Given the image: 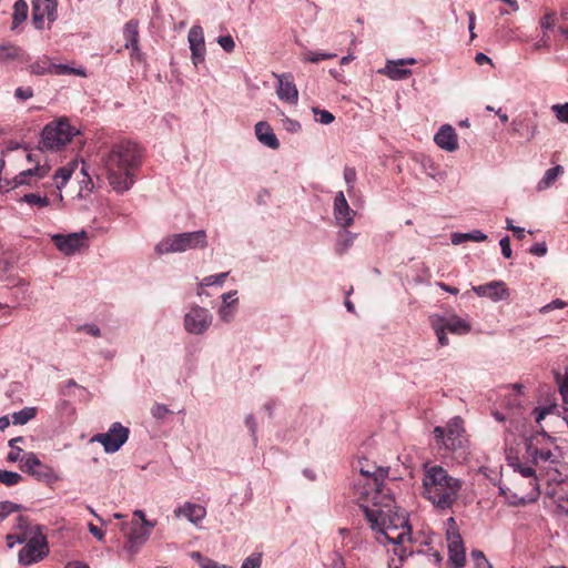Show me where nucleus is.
<instances>
[{
    "instance_id": "nucleus-1",
    "label": "nucleus",
    "mask_w": 568,
    "mask_h": 568,
    "mask_svg": "<svg viewBox=\"0 0 568 568\" xmlns=\"http://www.w3.org/2000/svg\"><path fill=\"white\" fill-rule=\"evenodd\" d=\"M365 519L379 544L390 542L394 545V554L397 557H405L407 544L414 539L412 526L406 510L394 505L389 493L372 501L359 505Z\"/></svg>"
},
{
    "instance_id": "nucleus-2",
    "label": "nucleus",
    "mask_w": 568,
    "mask_h": 568,
    "mask_svg": "<svg viewBox=\"0 0 568 568\" xmlns=\"http://www.w3.org/2000/svg\"><path fill=\"white\" fill-rule=\"evenodd\" d=\"M141 159V149L134 142L121 141L112 146L104 159V168L113 190L124 192L133 185Z\"/></svg>"
},
{
    "instance_id": "nucleus-3",
    "label": "nucleus",
    "mask_w": 568,
    "mask_h": 568,
    "mask_svg": "<svg viewBox=\"0 0 568 568\" xmlns=\"http://www.w3.org/2000/svg\"><path fill=\"white\" fill-rule=\"evenodd\" d=\"M463 481L456 478L439 465H425L423 476L424 498L436 508L450 509L459 497Z\"/></svg>"
},
{
    "instance_id": "nucleus-4",
    "label": "nucleus",
    "mask_w": 568,
    "mask_h": 568,
    "mask_svg": "<svg viewBox=\"0 0 568 568\" xmlns=\"http://www.w3.org/2000/svg\"><path fill=\"white\" fill-rule=\"evenodd\" d=\"M353 468L359 474L354 484L355 495L359 505L377 499L382 494L389 493L384 487V480L388 477V467L377 466L376 463L367 458H361Z\"/></svg>"
},
{
    "instance_id": "nucleus-5",
    "label": "nucleus",
    "mask_w": 568,
    "mask_h": 568,
    "mask_svg": "<svg viewBox=\"0 0 568 568\" xmlns=\"http://www.w3.org/2000/svg\"><path fill=\"white\" fill-rule=\"evenodd\" d=\"M464 420L456 416L452 418L446 427L437 426L434 429V436L437 445L452 453L463 456L466 453L467 439L463 427Z\"/></svg>"
},
{
    "instance_id": "nucleus-6",
    "label": "nucleus",
    "mask_w": 568,
    "mask_h": 568,
    "mask_svg": "<svg viewBox=\"0 0 568 568\" xmlns=\"http://www.w3.org/2000/svg\"><path fill=\"white\" fill-rule=\"evenodd\" d=\"M207 245L206 233L203 230L172 234L164 237L156 246L159 254L185 252L187 250L204 248Z\"/></svg>"
},
{
    "instance_id": "nucleus-7",
    "label": "nucleus",
    "mask_w": 568,
    "mask_h": 568,
    "mask_svg": "<svg viewBox=\"0 0 568 568\" xmlns=\"http://www.w3.org/2000/svg\"><path fill=\"white\" fill-rule=\"evenodd\" d=\"M405 557H398V560L407 568H438L442 560L438 551L434 550L427 542H419L414 538L407 544Z\"/></svg>"
},
{
    "instance_id": "nucleus-8",
    "label": "nucleus",
    "mask_w": 568,
    "mask_h": 568,
    "mask_svg": "<svg viewBox=\"0 0 568 568\" xmlns=\"http://www.w3.org/2000/svg\"><path fill=\"white\" fill-rule=\"evenodd\" d=\"M133 519L130 523V528L126 531V550L134 555L145 544L151 535V530L155 524L151 523L145 518L142 510H135L133 513Z\"/></svg>"
},
{
    "instance_id": "nucleus-9",
    "label": "nucleus",
    "mask_w": 568,
    "mask_h": 568,
    "mask_svg": "<svg viewBox=\"0 0 568 568\" xmlns=\"http://www.w3.org/2000/svg\"><path fill=\"white\" fill-rule=\"evenodd\" d=\"M73 135V128L65 120L47 124L42 132V148L48 150H59L69 143Z\"/></svg>"
},
{
    "instance_id": "nucleus-10",
    "label": "nucleus",
    "mask_w": 568,
    "mask_h": 568,
    "mask_svg": "<svg viewBox=\"0 0 568 568\" xmlns=\"http://www.w3.org/2000/svg\"><path fill=\"white\" fill-rule=\"evenodd\" d=\"M34 531L36 534L24 541L26 545L19 551V561L24 566L38 562L49 554V546L45 536L40 529H36Z\"/></svg>"
},
{
    "instance_id": "nucleus-11",
    "label": "nucleus",
    "mask_w": 568,
    "mask_h": 568,
    "mask_svg": "<svg viewBox=\"0 0 568 568\" xmlns=\"http://www.w3.org/2000/svg\"><path fill=\"white\" fill-rule=\"evenodd\" d=\"M511 465H513L514 469L516 471H518L523 477L529 479V490L524 495H519V494L515 493L511 496L514 499H510V504L515 505V506H519V505H526L527 503L537 500L540 495V491L538 488L535 469L531 466L521 463L520 460H517L516 463H513Z\"/></svg>"
},
{
    "instance_id": "nucleus-12",
    "label": "nucleus",
    "mask_w": 568,
    "mask_h": 568,
    "mask_svg": "<svg viewBox=\"0 0 568 568\" xmlns=\"http://www.w3.org/2000/svg\"><path fill=\"white\" fill-rule=\"evenodd\" d=\"M20 468L22 471L47 484L55 483L59 479L54 470L43 464L33 453H27L22 456Z\"/></svg>"
},
{
    "instance_id": "nucleus-13",
    "label": "nucleus",
    "mask_w": 568,
    "mask_h": 568,
    "mask_svg": "<svg viewBox=\"0 0 568 568\" xmlns=\"http://www.w3.org/2000/svg\"><path fill=\"white\" fill-rule=\"evenodd\" d=\"M29 70L32 74L44 75V74H74L79 77H85L84 69H75L67 64L54 63L49 57L42 55L38 58L33 63L29 65Z\"/></svg>"
},
{
    "instance_id": "nucleus-14",
    "label": "nucleus",
    "mask_w": 568,
    "mask_h": 568,
    "mask_svg": "<svg viewBox=\"0 0 568 568\" xmlns=\"http://www.w3.org/2000/svg\"><path fill=\"white\" fill-rule=\"evenodd\" d=\"M128 437L129 428L120 423H114L106 433L97 434L91 440L100 443L106 453H115L128 440Z\"/></svg>"
},
{
    "instance_id": "nucleus-15",
    "label": "nucleus",
    "mask_w": 568,
    "mask_h": 568,
    "mask_svg": "<svg viewBox=\"0 0 568 568\" xmlns=\"http://www.w3.org/2000/svg\"><path fill=\"white\" fill-rule=\"evenodd\" d=\"M51 168L47 164L40 165L39 163L33 169H28L17 174L12 180L7 182L11 189L20 185L37 186L39 181L48 178Z\"/></svg>"
},
{
    "instance_id": "nucleus-16",
    "label": "nucleus",
    "mask_w": 568,
    "mask_h": 568,
    "mask_svg": "<svg viewBox=\"0 0 568 568\" xmlns=\"http://www.w3.org/2000/svg\"><path fill=\"white\" fill-rule=\"evenodd\" d=\"M72 173V166L59 168L49 180L41 183V186L47 190L45 194H50L54 196L59 202H62V187L69 182Z\"/></svg>"
},
{
    "instance_id": "nucleus-17",
    "label": "nucleus",
    "mask_w": 568,
    "mask_h": 568,
    "mask_svg": "<svg viewBox=\"0 0 568 568\" xmlns=\"http://www.w3.org/2000/svg\"><path fill=\"white\" fill-rule=\"evenodd\" d=\"M212 322V316L206 308L195 306L184 317V326L189 333L202 334Z\"/></svg>"
},
{
    "instance_id": "nucleus-18",
    "label": "nucleus",
    "mask_w": 568,
    "mask_h": 568,
    "mask_svg": "<svg viewBox=\"0 0 568 568\" xmlns=\"http://www.w3.org/2000/svg\"><path fill=\"white\" fill-rule=\"evenodd\" d=\"M57 1L51 0H33L32 3V22L39 30L43 29L44 18L54 21L57 18Z\"/></svg>"
},
{
    "instance_id": "nucleus-19",
    "label": "nucleus",
    "mask_w": 568,
    "mask_h": 568,
    "mask_svg": "<svg viewBox=\"0 0 568 568\" xmlns=\"http://www.w3.org/2000/svg\"><path fill=\"white\" fill-rule=\"evenodd\" d=\"M87 233L84 231L80 233H71L68 235L55 234L52 236V242L57 248L65 255H72L84 246V240Z\"/></svg>"
},
{
    "instance_id": "nucleus-20",
    "label": "nucleus",
    "mask_w": 568,
    "mask_h": 568,
    "mask_svg": "<svg viewBox=\"0 0 568 568\" xmlns=\"http://www.w3.org/2000/svg\"><path fill=\"white\" fill-rule=\"evenodd\" d=\"M187 40L192 52V61L196 67L204 61L205 57V42L202 27L193 26L189 31Z\"/></svg>"
},
{
    "instance_id": "nucleus-21",
    "label": "nucleus",
    "mask_w": 568,
    "mask_h": 568,
    "mask_svg": "<svg viewBox=\"0 0 568 568\" xmlns=\"http://www.w3.org/2000/svg\"><path fill=\"white\" fill-rule=\"evenodd\" d=\"M123 37L125 40L124 48L131 50V58L138 61L142 59V52L139 48V22L138 20H129L123 28Z\"/></svg>"
},
{
    "instance_id": "nucleus-22",
    "label": "nucleus",
    "mask_w": 568,
    "mask_h": 568,
    "mask_svg": "<svg viewBox=\"0 0 568 568\" xmlns=\"http://www.w3.org/2000/svg\"><path fill=\"white\" fill-rule=\"evenodd\" d=\"M447 547L449 554V560L456 568H460L465 565L466 552L463 544V539L458 532L447 531Z\"/></svg>"
},
{
    "instance_id": "nucleus-23",
    "label": "nucleus",
    "mask_w": 568,
    "mask_h": 568,
    "mask_svg": "<svg viewBox=\"0 0 568 568\" xmlns=\"http://www.w3.org/2000/svg\"><path fill=\"white\" fill-rule=\"evenodd\" d=\"M355 211H353L341 191L334 199V216L338 225L348 227L353 224Z\"/></svg>"
},
{
    "instance_id": "nucleus-24",
    "label": "nucleus",
    "mask_w": 568,
    "mask_h": 568,
    "mask_svg": "<svg viewBox=\"0 0 568 568\" xmlns=\"http://www.w3.org/2000/svg\"><path fill=\"white\" fill-rule=\"evenodd\" d=\"M478 296L489 297L493 301H503L509 297V292L501 281H493L490 283L473 286L471 288Z\"/></svg>"
},
{
    "instance_id": "nucleus-25",
    "label": "nucleus",
    "mask_w": 568,
    "mask_h": 568,
    "mask_svg": "<svg viewBox=\"0 0 568 568\" xmlns=\"http://www.w3.org/2000/svg\"><path fill=\"white\" fill-rule=\"evenodd\" d=\"M277 95L281 100L290 104H295L298 100V92L291 74H282L278 78Z\"/></svg>"
},
{
    "instance_id": "nucleus-26",
    "label": "nucleus",
    "mask_w": 568,
    "mask_h": 568,
    "mask_svg": "<svg viewBox=\"0 0 568 568\" xmlns=\"http://www.w3.org/2000/svg\"><path fill=\"white\" fill-rule=\"evenodd\" d=\"M436 144L448 152L456 151L458 149V139L453 126L446 124L443 125L434 138Z\"/></svg>"
},
{
    "instance_id": "nucleus-27",
    "label": "nucleus",
    "mask_w": 568,
    "mask_h": 568,
    "mask_svg": "<svg viewBox=\"0 0 568 568\" xmlns=\"http://www.w3.org/2000/svg\"><path fill=\"white\" fill-rule=\"evenodd\" d=\"M415 63L416 60L413 58L388 61L385 67V73L393 80H404L412 74L410 70L405 69L404 67L407 64L413 65Z\"/></svg>"
},
{
    "instance_id": "nucleus-28",
    "label": "nucleus",
    "mask_w": 568,
    "mask_h": 568,
    "mask_svg": "<svg viewBox=\"0 0 568 568\" xmlns=\"http://www.w3.org/2000/svg\"><path fill=\"white\" fill-rule=\"evenodd\" d=\"M255 134H256L257 140L262 144H264L273 150H276L280 148V141L276 138V135L274 134L273 129L271 128V125L267 122H264V121L257 122L255 124Z\"/></svg>"
},
{
    "instance_id": "nucleus-29",
    "label": "nucleus",
    "mask_w": 568,
    "mask_h": 568,
    "mask_svg": "<svg viewBox=\"0 0 568 568\" xmlns=\"http://www.w3.org/2000/svg\"><path fill=\"white\" fill-rule=\"evenodd\" d=\"M175 516H184L191 523L197 524L200 523L206 515V510L203 506L197 504L186 503L185 505L176 508L174 510Z\"/></svg>"
},
{
    "instance_id": "nucleus-30",
    "label": "nucleus",
    "mask_w": 568,
    "mask_h": 568,
    "mask_svg": "<svg viewBox=\"0 0 568 568\" xmlns=\"http://www.w3.org/2000/svg\"><path fill=\"white\" fill-rule=\"evenodd\" d=\"M547 442V435L545 432L537 433L525 442L526 452L524 454V458L532 464H536V456L538 454V448L541 444Z\"/></svg>"
},
{
    "instance_id": "nucleus-31",
    "label": "nucleus",
    "mask_w": 568,
    "mask_h": 568,
    "mask_svg": "<svg viewBox=\"0 0 568 568\" xmlns=\"http://www.w3.org/2000/svg\"><path fill=\"white\" fill-rule=\"evenodd\" d=\"M17 529L18 531L14 535H9L8 539H11L16 537L17 541L22 544L30 536H33L36 534V529H40L39 526H32L29 521V519L24 516H18L17 518Z\"/></svg>"
},
{
    "instance_id": "nucleus-32",
    "label": "nucleus",
    "mask_w": 568,
    "mask_h": 568,
    "mask_svg": "<svg viewBox=\"0 0 568 568\" xmlns=\"http://www.w3.org/2000/svg\"><path fill=\"white\" fill-rule=\"evenodd\" d=\"M24 51L12 43L0 45V64L10 63L17 60H22Z\"/></svg>"
},
{
    "instance_id": "nucleus-33",
    "label": "nucleus",
    "mask_w": 568,
    "mask_h": 568,
    "mask_svg": "<svg viewBox=\"0 0 568 568\" xmlns=\"http://www.w3.org/2000/svg\"><path fill=\"white\" fill-rule=\"evenodd\" d=\"M442 325L446 331L453 334L463 335L470 331V325L458 316H453L450 318L442 317Z\"/></svg>"
},
{
    "instance_id": "nucleus-34",
    "label": "nucleus",
    "mask_w": 568,
    "mask_h": 568,
    "mask_svg": "<svg viewBox=\"0 0 568 568\" xmlns=\"http://www.w3.org/2000/svg\"><path fill=\"white\" fill-rule=\"evenodd\" d=\"M562 173H564V168L561 165H556L551 169H548L545 172L542 179L538 182L537 190L544 191V190L548 189L556 182L558 176L561 175Z\"/></svg>"
},
{
    "instance_id": "nucleus-35",
    "label": "nucleus",
    "mask_w": 568,
    "mask_h": 568,
    "mask_svg": "<svg viewBox=\"0 0 568 568\" xmlns=\"http://www.w3.org/2000/svg\"><path fill=\"white\" fill-rule=\"evenodd\" d=\"M28 17V4L24 0L16 1L13 6L12 28H17Z\"/></svg>"
},
{
    "instance_id": "nucleus-36",
    "label": "nucleus",
    "mask_w": 568,
    "mask_h": 568,
    "mask_svg": "<svg viewBox=\"0 0 568 568\" xmlns=\"http://www.w3.org/2000/svg\"><path fill=\"white\" fill-rule=\"evenodd\" d=\"M356 235L349 231H343L339 234V239L336 243V253L343 255L353 245Z\"/></svg>"
},
{
    "instance_id": "nucleus-37",
    "label": "nucleus",
    "mask_w": 568,
    "mask_h": 568,
    "mask_svg": "<svg viewBox=\"0 0 568 568\" xmlns=\"http://www.w3.org/2000/svg\"><path fill=\"white\" fill-rule=\"evenodd\" d=\"M432 327L438 338L440 346H447L449 344V339L446 334L448 331H446V328L442 325L440 316L432 317Z\"/></svg>"
},
{
    "instance_id": "nucleus-38",
    "label": "nucleus",
    "mask_w": 568,
    "mask_h": 568,
    "mask_svg": "<svg viewBox=\"0 0 568 568\" xmlns=\"http://www.w3.org/2000/svg\"><path fill=\"white\" fill-rule=\"evenodd\" d=\"M22 201L38 207H47L50 204L49 196L47 194L40 195L39 193L24 194Z\"/></svg>"
},
{
    "instance_id": "nucleus-39",
    "label": "nucleus",
    "mask_w": 568,
    "mask_h": 568,
    "mask_svg": "<svg viewBox=\"0 0 568 568\" xmlns=\"http://www.w3.org/2000/svg\"><path fill=\"white\" fill-rule=\"evenodd\" d=\"M37 414V409L33 407H26L12 415L13 423L18 425H24L31 420Z\"/></svg>"
},
{
    "instance_id": "nucleus-40",
    "label": "nucleus",
    "mask_w": 568,
    "mask_h": 568,
    "mask_svg": "<svg viewBox=\"0 0 568 568\" xmlns=\"http://www.w3.org/2000/svg\"><path fill=\"white\" fill-rule=\"evenodd\" d=\"M338 534L342 536V546L344 549H355L359 544L356 536H353L347 528H339Z\"/></svg>"
},
{
    "instance_id": "nucleus-41",
    "label": "nucleus",
    "mask_w": 568,
    "mask_h": 568,
    "mask_svg": "<svg viewBox=\"0 0 568 568\" xmlns=\"http://www.w3.org/2000/svg\"><path fill=\"white\" fill-rule=\"evenodd\" d=\"M22 480V476L10 470H0V484L8 487L18 485Z\"/></svg>"
},
{
    "instance_id": "nucleus-42",
    "label": "nucleus",
    "mask_w": 568,
    "mask_h": 568,
    "mask_svg": "<svg viewBox=\"0 0 568 568\" xmlns=\"http://www.w3.org/2000/svg\"><path fill=\"white\" fill-rule=\"evenodd\" d=\"M565 486H568V483L560 486L556 491H555V497H556V500L558 501V507L565 511L566 514H568V494L565 489Z\"/></svg>"
},
{
    "instance_id": "nucleus-43",
    "label": "nucleus",
    "mask_w": 568,
    "mask_h": 568,
    "mask_svg": "<svg viewBox=\"0 0 568 568\" xmlns=\"http://www.w3.org/2000/svg\"><path fill=\"white\" fill-rule=\"evenodd\" d=\"M335 53H321L315 51H308L304 54V60L312 63H317L322 60H329L336 58Z\"/></svg>"
},
{
    "instance_id": "nucleus-44",
    "label": "nucleus",
    "mask_w": 568,
    "mask_h": 568,
    "mask_svg": "<svg viewBox=\"0 0 568 568\" xmlns=\"http://www.w3.org/2000/svg\"><path fill=\"white\" fill-rule=\"evenodd\" d=\"M471 560L474 562L475 568H493L488 559L485 557L484 552L480 550L471 551Z\"/></svg>"
},
{
    "instance_id": "nucleus-45",
    "label": "nucleus",
    "mask_w": 568,
    "mask_h": 568,
    "mask_svg": "<svg viewBox=\"0 0 568 568\" xmlns=\"http://www.w3.org/2000/svg\"><path fill=\"white\" fill-rule=\"evenodd\" d=\"M22 440H23L22 437H16L9 442V446L11 447V450L9 452V454L7 456L8 462H11V463H14L18 460L21 462L22 457H20V453L22 452V449L20 447H16L14 444L18 442H22Z\"/></svg>"
},
{
    "instance_id": "nucleus-46",
    "label": "nucleus",
    "mask_w": 568,
    "mask_h": 568,
    "mask_svg": "<svg viewBox=\"0 0 568 568\" xmlns=\"http://www.w3.org/2000/svg\"><path fill=\"white\" fill-rule=\"evenodd\" d=\"M237 300H233L230 304H224L221 306L220 311H219V314H220V317L222 321L229 323L233 315H234V308L232 306V304L236 303Z\"/></svg>"
},
{
    "instance_id": "nucleus-47",
    "label": "nucleus",
    "mask_w": 568,
    "mask_h": 568,
    "mask_svg": "<svg viewBox=\"0 0 568 568\" xmlns=\"http://www.w3.org/2000/svg\"><path fill=\"white\" fill-rule=\"evenodd\" d=\"M557 405H549L542 408H536L534 410L535 419L537 423H540L547 415H551L557 410Z\"/></svg>"
},
{
    "instance_id": "nucleus-48",
    "label": "nucleus",
    "mask_w": 568,
    "mask_h": 568,
    "mask_svg": "<svg viewBox=\"0 0 568 568\" xmlns=\"http://www.w3.org/2000/svg\"><path fill=\"white\" fill-rule=\"evenodd\" d=\"M552 111L560 122L568 123V103L555 104Z\"/></svg>"
},
{
    "instance_id": "nucleus-49",
    "label": "nucleus",
    "mask_w": 568,
    "mask_h": 568,
    "mask_svg": "<svg viewBox=\"0 0 568 568\" xmlns=\"http://www.w3.org/2000/svg\"><path fill=\"white\" fill-rule=\"evenodd\" d=\"M313 112L315 115H318L317 121L322 124H329L334 121V115L327 110H320L318 108H313Z\"/></svg>"
},
{
    "instance_id": "nucleus-50",
    "label": "nucleus",
    "mask_w": 568,
    "mask_h": 568,
    "mask_svg": "<svg viewBox=\"0 0 568 568\" xmlns=\"http://www.w3.org/2000/svg\"><path fill=\"white\" fill-rule=\"evenodd\" d=\"M227 275H229V273H220V274L206 276L203 278L202 285L211 286L214 284H222L225 281Z\"/></svg>"
},
{
    "instance_id": "nucleus-51",
    "label": "nucleus",
    "mask_w": 568,
    "mask_h": 568,
    "mask_svg": "<svg viewBox=\"0 0 568 568\" xmlns=\"http://www.w3.org/2000/svg\"><path fill=\"white\" fill-rule=\"evenodd\" d=\"M262 562L261 555H251L242 564L241 568H260Z\"/></svg>"
},
{
    "instance_id": "nucleus-52",
    "label": "nucleus",
    "mask_w": 568,
    "mask_h": 568,
    "mask_svg": "<svg viewBox=\"0 0 568 568\" xmlns=\"http://www.w3.org/2000/svg\"><path fill=\"white\" fill-rule=\"evenodd\" d=\"M219 44L225 50L226 52H232L235 48V42L231 36H221L217 39Z\"/></svg>"
},
{
    "instance_id": "nucleus-53",
    "label": "nucleus",
    "mask_w": 568,
    "mask_h": 568,
    "mask_svg": "<svg viewBox=\"0 0 568 568\" xmlns=\"http://www.w3.org/2000/svg\"><path fill=\"white\" fill-rule=\"evenodd\" d=\"M556 379L559 384V392L562 396V400L568 404V377L560 379V374H556Z\"/></svg>"
},
{
    "instance_id": "nucleus-54",
    "label": "nucleus",
    "mask_w": 568,
    "mask_h": 568,
    "mask_svg": "<svg viewBox=\"0 0 568 568\" xmlns=\"http://www.w3.org/2000/svg\"><path fill=\"white\" fill-rule=\"evenodd\" d=\"M18 508H19V506L13 503H10V501L1 503L0 504V519L1 520L4 519L9 514L17 510Z\"/></svg>"
},
{
    "instance_id": "nucleus-55",
    "label": "nucleus",
    "mask_w": 568,
    "mask_h": 568,
    "mask_svg": "<svg viewBox=\"0 0 568 568\" xmlns=\"http://www.w3.org/2000/svg\"><path fill=\"white\" fill-rule=\"evenodd\" d=\"M556 24V13L549 12L545 14V17L540 21V26L542 29L549 30L552 29Z\"/></svg>"
},
{
    "instance_id": "nucleus-56",
    "label": "nucleus",
    "mask_w": 568,
    "mask_h": 568,
    "mask_svg": "<svg viewBox=\"0 0 568 568\" xmlns=\"http://www.w3.org/2000/svg\"><path fill=\"white\" fill-rule=\"evenodd\" d=\"M566 306H567V303L565 301L557 298V300L550 302L549 304L542 306L540 308V312L541 313H548V312H550V311H552L555 308H564Z\"/></svg>"
},
{
    "instance_id": "nucleus-57",
    "label": "nucleus",
    "mask_w": 568,
    "mask_h": 568,
    "mask_svg": "<svg viewBox=\"0 0 568 568\" xmlns=\"http://www.w3.org/2000/svg\"><path fill=\"white\" fill-rule=\"evenodd\" d=\"M552 456V453L549 448L545 447L542 444L538 448V454L536 456V464H538L540 460L546 462L549 460Z\"/></svg>"
},
{
    "instance_id": "nucleus-58",
    "label": "nucleus",
    "mask_w": 568,
    "mask_h": 568,
    "mask_svg": "<svg viewBox=\"0 0 568 568\" xmlns=\"http://www.w3.org/2000/svg\"><path fill=\"white\" fill-rule=\"evenodd\" d=\"M152 415L153 417L155 418H164L168 414H169V409L165 405H162V404H155L153 407H152Z\"/></svg>"
},
{
    "instance_id": "nucleus-59",
    "label": "nucleus",
    "mask_w": 568,
    "mask_h": 568,
    "mask_svg": "<svg viewBox=\"0 0 568 568\" xmlns=\"http://www.w3.org/2000/svg\"><path fill=\"white\" fill-rule=\"evenodd\" d=\"M344 180L347 183V185L349 186V189H352L354 185V182L356 180V171L354 168L346 166L344 169Z\"/></svg>"
},
{
    "instance_id": "nucleus-60",
    "label": "nucleus",
    "mask_w": 568,
    "mask_h": 568,
    "mask_svg": "<svg viewBox=\"0 0 568 568\" xmlns=\"http://www.w3.org/2000/svg\"><path fill=\"white\" fill-rule=\"evenodd\" d=\"M499 245H500L501 254L504 255V257L510 258L511 257V247H510L509 237L508 236L503 237L499 242Z\"/></svg>"
},
{
    "instance_id": "nucleus-61",
    "label": "nucleus",
    "mask_w": 568,
    "mask_h": 568,
    "mask_svg": "<svg viewBox=\"0 0 568 568\" xmlns=\"http://www.w3.org/2000/svg\"><path fill=\"white\" fill-rule=\"evenodd\" d=\"M14 95L20 100H28L33 97V90L30 87L18 88L16 89Z\"/></svg>"
},
{
    "instance_id": "nucleus-62",
    "label": "nucleus",
    "mask_w": 568,
    "mask_h": 568,
    "mask_svg": "<svg viewBox=\"0 0 568 568\" xmlns=\"http://www.w3.org/2000/svg\"><path fill=\"white\" fill-rule=\"evenodd\" d=\"M529 252L536 256H544L547 253V245L545 242L534 244Z\"/></svg>"
},
{
    "instance_id": "nucleus-63",
    "label": "nucleus",
    "mask_w": 568,
    "mask_h": 568,
    "mask_svg": "<svg viewBox=\"0 0 568 568\" xmlns=\"http://www.w3.org/2000/svg\"><path fill=\"white\" fill-rule=\"evenodd\" d=\"M81 331H84L85 333L94 336V337H100L101 336V332H100V328L94 325V324H87V325H83L80 327Z\"/></svg>"
},
{
    "instance_id": "nucleus-64",
    "label": "nucleus",
    "mask_w": 568,
    "mask_h": 568,
    "mask_svg": "<svg viewBox=\"0 0 568 568\" xmlns=\"http://www.w3.org/2000/svg\"><path fill=\"white\" fill-rule=\"evenodd\" d=\"M331 568H346L344 558L338 551L334 552V558L331 562Z\"/></svg>"
}]
</instances>
